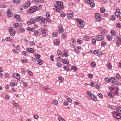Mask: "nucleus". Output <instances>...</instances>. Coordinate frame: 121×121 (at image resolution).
<instances>
[{
  "label": "nucleus",
  "mask_w": 121,
  "mask_h": 121,
  "mask_svg": "<svg viewBox=\"0 0 121 121\" xmlns=\"http://www.w3.org/2000/svg\"><path fill=\"white\" fill-rule=\"evenodd\" d=\"M52 103L54 104H57L58 103V101L56 100H53L52 101Z\"/></svg>",
  "instance_id": "cd10ccee"
},
{
  "label": "nucleus",
  "mask_w": 121,
  "mask_h": 121,
  "mask_svg": "<svg viewBox=\"0 0 121 121\" xmlns=\"http://www.w3.org/2000/svg\"><path fill=\"white\" fill-rule=\"evenodd\" d=\"M13 76L15 78L18 80H20V77L17 73H14L13 74Z\"/></svg>",
  "instance_id": "423d86ee"
},
{
  "label": "nucleus",
  "mask_w": 121,
  "mask_h": 121,
  "mask_svg": "<svg viewBox=\"0 0 121 121\" xmlns=\"http://www.w3.org/2000/svg\"><path fill=\"white\" fill-rule=\"evenodd\" d=\"M107 65L108 69H110L112 67L111 65L109 64Z\"/></svg>",
  "instance_id": "bf43d9fd"
},
{
  "label": "nucleus",
  "mask_w": 121,
  "mask_h": 121,
  "mask_svg": "<svg viewBox=\"0 0 121 121\" xmlns=\"http://www.w3.org/2000/svg\"><path fill=\"white\" fill-rule=\"evenodd\" d=\"M18 24L17 23H15L14 25H13V26L15 28H18Z\"/></svg>",
  "instance_id": "c03bdc74"
},
{
  "label": "nucleus",
  "mask_w": 121,
  "mask_h": 121,
  "mask_svg": "<svg viewBox=\"0 0 121 121\" xmlns=\"http://www.w3.org/2000/svg\"><path fill=\"white\" fill-rule=\"evenodd\" d=\"M96 39L98 41H100L104 39V37L103 35H98L96 37Z\"/></svg>",
  "instance_id": "20e7f679"
},
{
  "label": "nucleus",
  "mask_w": 121,
  "mask_h": 121,
  "mask_svg": "<svg viewBox=\"0 0 121 121\" xmlns=\"http://www.w3.org/2000/svg\"><path fill=\"white\" fill-rule=\"evenodd\" d=\"M41 31L42 33V34L43 36H46V30L45 29L43 28L41 30Z\"/></svg>",
  "instance_id": "9d476101"
},
{
  "label": "nucleus",
  "mask_w": 121,
  "mask_h": 121,
  "mask_svg": "<svg viewBox=\"0 0 121 121\" xmlns=\"http://www.w3.org/2000/svg\"><path fill=\"white\" fill-rule=\"evenodd\" d=\"M44 90L48 91L49 90H50V88H47L45 87H43Z\"/></svg>",
  "instance_id": "0e129e2a"
},
{
  "label": "nucleus",
  "mask_w": 121,
  "mask_h": 121,
  "mask_svg": "<svg viewBox=\"0 0 121 121\" xmlns=\"http://www.w3.org/2000/svg\"><path fill=\"white\" fill-rule=\"evenodd\" d=\"M62 38L64 39V38L66 37V34H63L61 36Z\"/></svg>",
  "instance_id": "a18cd8bd"
},
{
  "label": "nucleus",
  "mask_w": 121,
  "mask_h": 121,
  "mask_svg": "<svg viewBox=\"0 0 121 121\" xmlns=\"http://www.w3.org/2000/svg\"><path fill=\"white\" fill-rule=\"evenodd\" d=\"M58 34L56 32H54L52 34V35L53 36L56 37L58 35Z\"/></svg>",
  "instance_id": "5fc2aeb1"
},
{
  "label": "nucleus",
  "mask_w": 121,
  "mask_h": 121,
  "mask_svg": "<svg viewBox=\"0 0 121 121\" xmlns=\"http://www.w3.org/2000/svg\"><path fill=\"white\" fill-rule=\"evenodd\" d=\"M30 2L29 1H28L27 2L25 3L22 5V7L23 8H27L30 5Z\"/></svg>",
  "instance_id": "39448f33"
},
{
  "label": "nucleus",
  "mask_w": 121,
  "mask_h": 121,
  "mask_svg": "<svg viewBox=\"0 0 121 121\" xmlns=\"http://www.w3.org/2000/svg\"><path fill=\"white\" fill-rule=\"evenodd\" d=\"M37 62L38 64L40 65H42L43 63L42 60L41 59L38 60Z\"/></svg>",
  "instance_id": "6ab92c4d"
},
{
  "label": "nucleus",
  "mask_w": 121,
  "mask_h": 121,
  "mask_svg": "<svg viewBox=\"0 0 121 121\" xmlns=\"http://www.w3.org/2000/svg\"><path fill=\"white\" fill-rule=\"evenodd\" d=\"M30 44L32 46H34L35 45V43L33 41H31L30 42Z\"/></svg>",
  "instance_id": "4d7b16f0"
},
{
  "label": "nucleus",
  "mask_w": 121,
  "mask_h": 121,
  "mask_svg": "<svg viewBox=\"0 0 121 121\" xmlns=\"http://www.w3.org/2000/svg\"><path fill=\"white\" fill-rule=\"evenodd\" d=\"M37 8L36 6L31 7L29 10V11L30 12H33L36 10Z\"/></svg>",
  "instance_id": "6e6552de"
},
{
  "label": "nucleus",
  "mask_w": 121,
  "mask_h": 121,
  "mask_svg": "<svg viewBox=\"0 0 121 121\" xmlns=\"http://www.w3.org/2000/svg\"><path fill=\"white\" fill-rule=\"evenodd\" d=\"M114 36L115 37H116V38L117 39H118L119 38V36L118 35H117L116 33V32L114 31Z\"/></svg>",
  "instance_id": "72a5a7b5"
},
{
  "label": "nucleus",
  "mask_w": 121,
  "mask_h": 121,
  "mask_svg": "<svg viewBox=\"0 0 121 121\" xmlns=\"http://www.w3.org/2000/svg\"><path fill=\"white\" fill-rule=\"evenodd\" d=\"M84 37L85 38V40H87L88 39V37L87 36H84Z\"/></svg>",
  "instance_id": "338daca9"
},
{
  "label": "nucleus",
  "mask_w": 121,
  "mask_h": 121,
  "mask_svg": "<svg viewBox=\"0 0 121 121\" xmlns=\"http://www.w3.org/2000/svg\"><path fill=\"white\" fill-rule=\"evenodd\" d=\"M92 42L94 44H95L96 43V40L95 39H93L92 40Z\"/></svg>",
  "instance_id": "e2e57ef3"
},
{
  "label": "nucleus",
  "mask_w": 121,
  "mask_h": 121,
  "mask_svg": "<svg viewBox=\"0 0 121 121\" xmlns=\"http://www.w3.org/2000/svg\"><path fill=\"white\" fill-rule=\"evenodd\" d=\"M100 10L101 12L102 13H104L105 11V10L104 8H101Z\"/></svg>",
  "instance_id": "2f4dec72"
},
{
  "label": "nucleus",
  "mask_w": 121,
  "mask_h": 121,
  "mask_svg": "<svg viewBox=\"0 0 121 121\" xmlns=\"http://www.w3.org/2000/svg\"><path fill=\"white\" fill-rule=\"evenodd\" d=\"M7 14L8 17H10L13 15L12 13L10 12L9 9L7 10Z\"/></svg>",
  "instance_id": "9b49d317"
},
{
  "label": "nucleus",
  "mask_w": 121,
  "mask_h": 121,
  "mask_svg": "<svg viewBox=\"0 0 121 121\" xmlns=\"http://www.w3.org/2000/svg\"><path fill=\"white\" fill-rule=\"evenodd\" d=\"M59 32L60 33H62L63 32L64 30L61 26H59Z\"/></svg>",
  "instance_id": "2eb2a0df"
},
{
  "label": "nucleus",
  "mask_w": 121,
  "mask_h": 121,
  "mask_svg": "<svg viewBox=\"0 0 121 121\" xmlns=\"http://www.w3.org/2000/svg\"><path fill=\"white\" fill-rule=\"evenodd\" d=\"M25 31V30L23 28H21L20 29V31L21 32L23 33Z\"/></svg>",
  "instance_id": "69168bd1"
},
{
  "label": "nucleus",
  "mask_w": 121,
  "mask_h": 121,
  "mask_svg": "<svg viewBox=\"0 0 121 121\" xmlns=\"http://www.w3.org/2000/svg\"><path fill=\"white\" fill-rule=\"evenodd\" d=\"M116 27L118 28H120L121 27L119 23H117L116 25Z\"/></svg>",
  "instance_id": "052dcab7"
},
{
  "label": "nucleus",
  "mask_w": 121,
  "mask_h": 121,
  "mask_svg": "<svg viewBox=\"0 0 121 121\" xmlns=\"http://www.w3.org/2000/svg\"><path fill=\"white\" fill-rule=\"evenodd\" d=\"M91 65L93 67H95L96 66V64L94 62H92L91 63Z\"/></svg>",
  "instance_id": "864d4df0"
},
{
  "label": "nucleus",
  "mask_w": 121,
  "mask_h": 121,
  "mask_svg": "<svg viewBox=\"0 0 121 121\" xmlns=\"http://www.w3.org/2000/svg\"><path fill=\"white\" fill-rule=\"evenodd\" d=\"M91 97V99L93 100H96L97 99L96 98H95V96L93 95H91L90 96Z\"/></svg>",
  "instance_id": "a878e982"
},
{
  "label": "nucleus",
  "mask_w": 121,
  "mask_h": 121,
  "mask_svg": "<svg viewBox=\"0 0 121 121\" xmlns=\"http://www.w3.org/2000/svg\"><path fill=\"white\" fill-rule=\"evenodd\" d=\"M30 23L32 24H34L35 23V21H34V20L33 18H31L30 20Z\"/></svg>",
  "instance_id": "bb28decb"
},
{
  "label": "nucleus",
  "mask_w": 121,
  "mask_h": 121,
  "mask_svg": "<svg viewBox=\"0 0 121 121\" xmlns=\"http://www.w3.org/2000/svg\"><path fill=\"white\" fill-rule=\"evenodd\" d=\"M86 94L88 96H90L92 95L91 94V92L90 91H87Z\"/></svg>",
  "instance_id": "7c9ffc66"
},
{
  "label": "nucleus",
  "mask_w": 121,
  "mask_h": 121,
  "mask_svg": "<svg viewBox=\"0 0 121 121\" xmlns=\"http://www.w3.org/2000/svg\"><path fill=\"white\" fill-rule=\"evenodd\" d=\"M6 7V6L4 4H1L0 5V8H5Z\"/></svg>",
  "instance_id": "de8ad7c7"
},
{
  "label": "nucleus",
  "mask_w": 121,
  "mask_h": 121,
  "mask_svg": "<svg viewBox=\"0 0 121 121\" xmlns=\"http://www.w3.org/2000/svg\"><path fill=\"white\" fill-rule=\"evenodd\" d=\"M50 17V14L48 13H47L46 14V18L49 17Z\"/></svg>",
  "instance_id": "603ef678"
},
{
  "label": "nucleus",
  "mask_w": 121,
  "mask_h": 121,
  "mask_svg": "<svg viewBox=\"0 0 121 121\" xmlns=\"http://www.w3.org/2000/svg\"><path fill=\"white\" fill-rule=\"evenodd\" d=\"M112 36L110 35H108L107 37V39L109 41H111L112 39Z\"/></svg>",
  "instance_id": "412c9836"
},
{
  "label": "nucleus",
  "mask_w": 121,
  "mask_h": 121,
  "mask_svg": "<svg viewBox=\"0 0 121 121\" xmlns=\"http://www.w3.org/2000/svg\"><path fill=\"white\" fill-rule=\"evenodd\" d=\"M29 74L31 76H32L33 75V73L32 72L30 71H28Z\"/></svg>",
  "instance_id": "8fccbe9b"
},
{
  "label": "nucleus",
  "mask_w": 121,
  "mask_h": 121,
  "mask_svg": "<svg viewBox=\"0 0 121 121\" xmlns=\"http://www.w3.org/2000/svg\"><path fill=\"white\" fill-rule=\"evenodd\" d=\"M41 18H40V20H41V22H44V23H46L47 22H45V18H44L42 16H41Z\"/></svg>",
  "instance_id": "dca6fc26"
},
{
  "label": "nucleus",
  "mask_w": 121,
  "mask_h": 121,
  "mask_svg": "<svg viewBox=\"0 0 121 121\" xmlns=\"http://www.w3.org/2000/svg\"><path fill=\"white\" fill-rule=\"evenodd\" d=\"M115 14L116 17H120V13L115 12Z\"/></svg>",
  "instance_id": "e433bc0d"
},
{
  "label": "nucleus",
  "mask_w": 121,
  "mask_h": 121,
  "mask_svg": "<svg viewBox=\"0 0 121 121\" xmlns=\"http://www.w3.org/2000/svg\"><path fill=\"white\" fill-rule=\"evenodd\" d=\"M59 81L60 82H62L63 81L62 78L61 76L59 77Z\"/></svg>",
  "instance_id": "c9c22d12"
},
{
  "label": "nucleus",
  "mask_w": 121,
  "mask_h": 121,
  "mask_svg": "<svg viewBox=\"0 0 121 121\" xmlns=\"http://www.w3.org/2000/svg\"><path fill=\"white\" fill-rule=\"evenodd\" d=\"M17 84L16 83L14 82V83H10V85L12 86H17Z\"/></svg>",
  "instance_id": "c85d7f7f"
},
{
  "label": "nucleus",
  "mask_w": 121,
  "mask_h": 121,
  "mask_svg": "<svg viewBox=\"0 0 121 121\" xmlns=\"http://www.w3.org/2000/svg\"><path fill=\"white\" fill-rule=\"evenodd\" d=\"M121 43V39L120 38H119L117 40L116 43V45L117 46H119V45Z\"/></svg>",
  "instance_id": "4468645a"
},
{
  "label": "nucleus",
  "mask_w": 121,
  "mask_h": 121,
  "mask_svg": "<svg viewBox=\"0 0 121 121\" xmlns=\"http://www.w3.org/2000/svg\"><path fill=\"white\" fill-rule=\"evenodd\" d=\"M95 17L97 21H100L101 20L100 15L99 14L97 13H96L95 14Z\"/></svg>",
  "instance_id": "0eeeda50"
},
{
  "label": "nucleus",
  "mask_w": 121,
  "mask_h": 121,
  "mask_svg": "<svg viewBox=\"0 0 121 121\" xmlns=\"http://www.w3.org/2000/svg\"><path fill=\"white\" fill-rule=\"evenodd\" d=\"M27 51L28 52L31 53H33L34 52V50L32 48H27Z\"/></svg>",
  "instance_id": "ddd939ff"
},
{
  "label": "nucleus",
  "mask_w": 121,
  "mask_h": 121,
  "mask_svg": "<svg viewBox=\"0 0 121 121\" xmlns=\"http://www.w3.org/2000/svg\"><path fill=\"white\" fill-rule=\"evenodd\" d=\"M21 61H22V63H27L28 62V61L26 59H22Z\"/></svg>",
  "instance_id": "5701e85b"
},
{
  "label": "nucleus",
  "mask_w": 121,
  "mask_h": 121,
  "mask_svg": "<svg viewBox=\"0 0 121 121\" xmlns=\"http://www.w3.org/2000/svg\"><path fill=\"white\" fill-rule=\"evenodd\" d=\"M73 14V13H71L68 14L67 15V17L69 18H70L72 17Z\"/></svg>",
  "instance_id": "a211bd4d"
},
{
  "label": "nucleus",
  "mask_w": 121,
  "mask_h": 121,
  "mask_svg": "<svg viewBox=\"0 0 121 121\" xmlns=\"http://www.w3.org/2000/svg\"><path fill=\"white\" fill-rule=\"evenodd\" d=\"M71 68L73 70H75V71L77 70V68L75 66H72L71 67Z\"/></svg>",
  "instance_id": "a19ab883"
},
{
  "label": "nucleus",
  "mask_w": 121,
  "mask_h": 121,
  "mask_svg": "<svg viewBox=\"0 0 121 121\" xmlns=\"http://www.w3.org/2000/svg\"><path fill=\"white\" fill-rule=\"evenodd\" d=\"M62 61L63 63L67 64L68 66H69V61L68 60L66 59H64L62 60Z\"/></svg>",
  "instance_id": "f8f14e48"
},
{
  "label": "nucleus",
  "mask_w": 121,
  "mask_h": 121,
  "mask_svg": "<svg viewBox=\"0 0 121 121\" xmlns=\"http://www.w3.org/2000/svg\"><path fill=\"white\" fill-rule=\"evenodd\" d=\"M40 17L41 16L36 17L35 18V20L36 22H38L40 20V18H41Z\"/></svg>",
  "instance_id": "b1692460"
},
{
  "label": "nucleus",
  "mask_w": 121,
  "mask_h": 121,
  "mask_svg": "<svg viewBox=\"0 0 121 121\" xmlns=\"http://www.w3.org/2000/svg\"><path fill=\"white\" fill-rule=\"evenodd\" d=\"M21 71L22 73L24 74L25 73V70L24 69H21Z\"/></svg>",
  "instance_id": "680f3d73"
},
{
  "label": "nucleus",
  "mask_w": 121,
  "mask_h": 121,
  "mask_svg": "<svg viewBox=\"0 0 121 121\" xmlns=\"http://www.w3.org/2000/svg\"><path fill=\"white\" fill-rule=\"evenodd\" d=\"M95 6V4L93 2H91L90 6L91 7H93Z\"/></svg>",
  "instance_id": "58836bf2"
},
{
  "label": "nucleus",
  "mask_w": 121,
  "mask_h": 121,
  "mask_svg": "<svg viewBox=\"0 0 121 121\" xmlns=\"http://www.w3.org/2000/svg\"><path fill=\"white\" fill-rule=\"evenodd\" d=\"M116 90V91L115 92V95H117L118 94V91L119 89H118V88L117 87Z\"/></svg>",
  "instance_id": "473e14b6"
},
{
  "label": "nucleus",
  "mask_w": 121,
  "mask_h": 121,
  "mask_svg": "<svg viewBox=\"0 0 121 121\" xmlns=\"http://www.w3.org/2000/svg\"><path fill=\"white\" fill-rule=\"evenodd\" d=\"M93 0H89L87 1H85V3L86 4H90L91 2H93Z\"/></svg>",
  "instance_id": "4be33fe9"
},
{
  "label": "nucleus",
  "mask_w": 121,
  "mask_h": 121,
  "mask_svg": "<svg viewBox=\"0 0 121 121\" xmlns=\"http://www.w3.org/2000/svg\"><path fill=\"white\" fill-rule=\"evenodd\" d=\"M74 50L75 53H77L79 54L80 52L79 50L75 48L74 49Z\"/></svg>",
  "instance_id": "ea45409f"
},
{
  "label": "nucleus",
  "mask_w": 121,
  "mask_h": 121,
  "mask_svg": "<svg viewBox=\"0 0 121 121\" xmlns=\"http://www.w3.org/2000/svg\"><path fill=\"white\" fill-rule=\"evenodd\" d=\"M35 57L37 59H39L40 57V56L38 54H36L35 55Z\"/></svg>",
  "instance_id": "37998d69"
},
{
  "label": "nucleus",
  "mask_w": 121,
  "mask_h": 121,
  "mask_svg": "<svg viewBox=\"0 0 121 121\" xmlns=\"http://www.w3.org/2000/svg\"><path fill=\"white\" fill-rule=\"evenodd\" d=\"M101 43L102 46L103 47H104L106 45V43L104 41L102 42Z\"/></svg>",
  "instance_id": "13d9d810"
},
{
  "label": "nucleus",
  "mask_w": 121,
  "mask_h": 121,
  "mask_svg": "<svg viewBox=\"0 0 121 121\" xmlns=\"http://www.w3.org/2000/svg\"><path fill=\"white\" fill-rule=\"evenodd\" d=\"M60 14L61 17H64L65 15V14L62 12H60Z\"/></svg>",
  "instance_id": "393cba45"
},
{
  "label": "nucleus",
  "mask_w": 121,
  "mask_h": 121,
  "mask_svg": "<svg viewBox=\"0 0 121 121\" xmlns=\"http://www.w3.org/2000/svg\"><path fill=\"white\" fill-rule=\"evenodd\" d=\"M58 7L59 8L60 10H61L64 8V6L63 2L61 1H57L56 2Z\"/></svg>",
  "instance_id": "7ed1b4c3"
},
{
  "label": "nucleus",
  "mask_w": 121,
  "mask_h": 121,
  "mask_svg": "<svg viewBox=\"0 0 121 121\" xmlns=\"http://www.w3.org/2000/svg\"><path fill=\"white\" fill-rule=\"evenodd\" d=\"M56 65L58 67H62V65L59 62H58L56 63Z\"/></svg>",
  "instance_id": "aec40b11"
},
{
  "label": "nucleus",
  "mask_w": 121,
  "mask_h": 121,
  "mask_svg": "<svg viewBox=\"0 0 121 121\" xmlns=\"http://www.w3.org/2000/svg\"><path fill=\"white\" fill-rule=\"evenodd\" d=\"M58 119L59 121H65L62 117H59V118Z\"/></svg>",
  "instance_id": "774afa93"
},
{
  "label": "nucleus",
  "mask_w": 121,
  "mask_h": 121,
  "mask_svg": "<svg viewBox=\"0 0 121 121\" xmlns=\"http://www.w3.org/2000/svg\"><path fill=\"white\" fill-rule=\"evenodd\" d=\"M60 40L58 39H56L54 40V44L58 46L60 44Z\"/></svg>",
  "instance_id": "1a4fd4ad"
},
{
  "label": "nucleus",
  "mask_w": 121,
  "mask_h": 121,
  "mask_svg": "<svg viewBox=\"0 0 121 121\" xmlns=\"http://www.w3.org/2000/svg\"><path fill=\"white\" fill-rule=\"evenodd\" d=\"M72 43H76V40L74 39H71Z\"/></svg>",
  "instance_id": "09e8293b"
},
{
  "label": "nucleus",
  "mask_w": 121,
  "mask_h": 121,
  "mask_svg": "<svg viewBox=\"0 0 121 121\" xmlns=\"http://www.w3.org/2000/svg\"><path fill=\"white\" fill-rule=\"evenodd\" d=\"M76 20L78 23V26L79 28H83L84 27V25L83 20L79 18L76 19Z\"/></svg>",
  "instance_id": "f257e3e1"
},
{
  "label": "nucleus",
  "mask_w": 121,
  "mask_h": 121,
  "mask_svg": "<svg viewBox=\"0 0 121 121\" xmlns=\"http://www.w3.org/2000/svg\"><path fill=\"white\" fill-rule=\"evenodd\" d=\"M88 76L90 78H92L93 77V75L90 73L88 74Z\"/></svg>",
  "instance_id": "6e6d98bb"
},
{
  "label": "nucleus",
  "mask_w": 121,
  "mask_h": 121,
  "mask_svg": "<svg viewBox=\"0 0 121 121\" xmlns=\"http://www.w3.org/2000/svg\"><path fill=\"white\" fill-rule=\"evenodd\" d=\"M118 112H121V107H118L116 108Z\"/></svg>",
  "instance_id": "4c0bfd02"
},
{
  "label": "nucleus",
  "mask_w": 121,
  "mask_h": 121,
  "mask_svg": "<svg viewBox=\"0 0 121 121\" xmlns=\"http://www.w3.org/2000/svg\"><path fill=\"white\" fill-rule=\"evenodd\" d=\"M98 96L100 98H103V95L100 93H99L98 94Z\"/></svg>",
  "instance_id": "49530a36"
},
{
  "label": "nucleus",
  "mask_w": 121,
  "mask_h": 121,
  "mask_svg": "<svg viewBox=\"0 0 121 121\" xmlns=\"http://www.w3.org/2000/svg\"><path fill=\"white\" fill-rule=\"evenodd\" d=\"M14 17L17 19L20 17V16L18 15L15 14L14 15Z\"/></svg>",
  "instance_id": "3c124183"
},
{
  "label": "nucleus",
  "mask_w": 121,
  "mask_h": 121,
  "mask_svg": "<svg viewBox=\"0 0 121 121\" xmlns=\"http://www.w3.org/2000/svg\"><path fill=\"white\" fill-rule=\"evenodd\" d=\"M54 6L56 8V11L57 12H59L60 11V10L59 7L57 6V5L56 4Z\"/></svg>",
  "instance_id": "f3484780"
},
{
  "label": "nucleus",
  "mask_w": 121,
  "mask_h": 121,
  "mask_svg": "<svg viewBox=\"0 0 121 121\" xmlns=\"http://www.w3.org/2000/svg\"><path fill=\"white\" fill-rule=\"evenodd\" d=\"M63 68L65 70H66L67 71H69V70L70 69L68 68L66 66H65L64 67H63Z\"/></svg>",
  "instance_id": "79ce46f5"
},
{
  "label": "nucleus",
  "mask_w": 121,
  "mask_h": 121,
  "mask_svg": "<svg viewBox=\"0 0 121 121\" xmlns=\"http://www.w3.org/2000/svg\"><path fill=\"white\" fill-rule=\"evenodd\" d=\"M116 77L118 79H120L121 78V77L120 75L118 73H117L116 74Z\"/></svg>",
  "instance_id": "c756f323"
},
{
  "label": "nucleus",
  "mask_w": 121,
  "mask_h": 121,
  "mask_svg": "<svg viewBox=\"0 0 121 121\" xmlns=\"http://www.w3.org/2000/svg\"><path fill=\"white\" fill-rule=\"evenodd\" d=\"M121 117V114L119 112H114V117L117 119H120Z\"/></svg>",
  "instance_id": "f03ea898"
},
{
  "label": "nucleus",
  "mask_w": 121,
  "mask_h": 121,
  "mask_svg": "<svg viewBox=\"0 0 121 121\" xmlns=\"http://www.w3.org/2000/svg\"><path fill=\"white\" fill-rule=\"evenodd\" d=\"M13 2L14 3L17 4L19 3L20 1L19 0H13Z\"/></svg>",
  "instance_id": "f704fd0d"
}]
</instances>
